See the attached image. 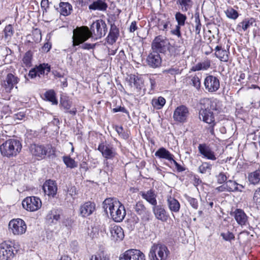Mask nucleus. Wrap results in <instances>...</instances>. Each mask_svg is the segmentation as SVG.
Returning <instances> with one entry per match:
<instances>
[{
  "mask_svg": "<svg viewBox=\"0 0 260 260\" xmlns=\"http://www.w3.org/2000/svg\"><path fill=\"white\" fill-rule=\"evenodd\" d=\"M60 212L57 210H51L47 216V219L51 223H55L59 219Z\"/></svg>",
  "mask_w": 260,
  "mask_h": 260,
  "instance_id": "36",
  "label": "nucleus"
},
{
  "mask_svg": "<svg viewBox=\"0 0 260 260\" xmlns=\"http://www.w3.org/2000/svg\"><path fill=\"white\" fill-rule=\"evenodd\" d=\"M138 28V27L137 26V23L135 21H133L129 26V30L131 32H133L135 30H136Z\"/></svg>",
  "mask_w": 260,
  "mask_h": 260,
  "instance_id": "63",
  "label": "nucleus"
},
{
  "mask_svg": "<svg viewBox=\"0 0 260 260\" xmlns=\"http://www.w3.org/2000/svg\"><path fill=\"white\" fill-rule=\"evenodd\" d=\"M248 179L251 184H258L260 182V170H257L249 173Z\"/></svg>",
  "mask_w": 260,
  "mask_h": 260,
  "instance_id": "33",
  "label": "nucleus"
},
{
  "mask_svg": "<svg viewBox=\"0 0 260 260\" xmlns=\"http://www.w3.org/2000/svg\"><path fill=\"white\" fill-rule=\"evenodd\" d=\"M95 44H91L88 43H85L81 46V48L83 49H90L94 47Z\"/></svg>",
  "mask_w": 260,
  "mask_h": 260,
  "instance_id": "64",
  "label": "nucleus"
},
{
  "mask_svg": "<svg viewBox=\"0 0 260 260\" xmlns=\"http://www.w3.org/2000/svg\"><path fill=\"white\" fill-rule=\"evenodd\" d=\"M110 234L111 240L117 242L121 241L124 237L123 229L118 225H115L110 228Z\"/></svg>",
  "mask_w": 260,
  "mask_h": 260,
  "instance_id": "20",
  "label": "nucleus"
},
{
  "mask_svg": "<svg viewBox=\"0 0 260 260\" xmlns=\"http://www.w3.org/2000/svg\"><path fill=\"white\" fill-rule=\"evenodd\" d=\"M19 81V79L17 76L12 73L8 74L1 83L3 91L7 93H10Z\"/></svg>",
  "mask_w": 260,
  "mask_h": 260,
  "instance_id": "8",
  "label": "nucleus"
},
{
  "mask_svg": "<svg viewBox=\"0 0 260 260\" xmlns=\"http://www.w3.org/2000/svg\"><path fill=\"white\" fill-rule=\"evenodd\" d=\"M90 260H109V257L104 251H99L92 255Z\"/></svg>",
  "mask_w": 260,
  "mask_h": 260,
  "instance_id": "39",
  "label": "nucleus"
},
{
  "mask_svg": "<svg viewBox=\"0 0 260 260\" xmlns=\"http://www.w3.org/2000/svg\"><path fill=\"white\" fill-rule=\"evenodd\" d=\"M98 150L100 151L103 157L107 159H113L116 154L113 146L109 144L102 143L98 146Z\"/></svg>",
  "mask_w": 260,
  "mask_h": 260,
  "instance_id": "13",
  "label": "nucleus"
},
{
  "mask_svg": "<svg viewBox=\"0 0 260 260\" xmlns=\"http://www.w3.org/2000/svg\"><path fill=\"white\" fill-rule=\"evenodd\" d=\"M195 23H196V34H199L201 28V24L199 15L195 16Z\"/></svg>",
  "mask_w": 260,
  "mask_h": 260,
  "instance_id": "55",
  "label": "nucleus"
},
{
  "mask_svg": "<svg viewBox=\"0 0 260 260\" xmlns=\"http://www.w3.org/2000/svg\"><path fill=\"white\" fill-rule=\"evenodd\" d=\"M212 169V165L208 162H204L198 168L199 172L202 174L210 172Z\"/></svg>",
  "mask_w": 260,
  "mask_h": 260,
  "instance_id": "45",
  "label": "nucleus"
},
{
  "mask_svg": "<svg viewBox=\"0 0 260 260\" xmlns=\"http://www.w3.org/2000/svg\"><path fill=\"white\" fill-rule=\"evenodd\" d=\"M127 80L129 83V86L131 88L134 85L137 92L141 91L144 85V81L142 78L135 75H131Z\"/></svg>",
  "mask_w": 260,
  "mask_h": 260,
  "instance_id": "23",
  "label": "nucleus"
},
{
  "mask_svg": "<svg viewBox=\"0 0 260 260\" xmlns=\"http://www.w3.org/2000/svg\"><path fill=\"white\" fill-rule=\"evenodd\" d=\"M4 39L9 41L14 34L13 27L11 25L9 24L7 25L4 29Z\"/></svg>",
  "mask_w": 260,
  "mask_h": 260,
  "instance_id": "44",
  "label": "nucleus"
},
{
  "mask_svg": "<svg viewBox=\"0 0 260 260\" xmlns=\"http://www.w3.org/2000/svg\"><path fill=\"white\" fill-rule=\"evenodd\" d=\"M57 9L61 15L68 16L71 13L72 6L68 2H60Z\"/></svg>",
  "mask_w": 260,
  "mask_h": 260,
  "instance_id": "29",
  "label": "nucleus"
},
{
  "mask_svg": "<svg viewBox=\"0 0 260 260\" xmlns=\"http://www.w3.org/2000/svg\"><path fill=\"white\" fill-rule=\"evenodd\" d=\"M164 73H168L171 75H176L180 73L179 70L178 69L171 68L168 70H166L163 71Z\"/></svg>",
  "mask_w": 260,
  "mask_h": 260,
  "instance_id": "59",
  "label": "nucleus"
},
{
  "mask_svg": "<svg viewBox=\"0 0 260 260\" xmlns=\"http://www.w3.org/2000/svg\"><path fill=\"white\" fill-rule=\"evenodd\" d=\"M20 142L15 139H10L3 143L0 146L1 154L8 157L16 156L21 151Z\"/></svg>",
  "mask_w": 260,
  "mask_h": 260,
  "instance_id": "3",
  "label": "nucleus"
},
{
  "mask_svg": "<svg viewBox=\"0 0 260 260\" xmlns=\"http://www.w3.org/2000/svg\"><path fill=\"white\" fill-rule=\"evenodd\" d=\"M200 104L201 109H206V110L210 111L218 110L217 107V102L215 100H211L208 98H204L201 100Z\"/></svg>",
  "mask_w": 260,
  "mask_h": 260,
  "instance_id": "26",
  "label": "nucleus"
},
{
  "mask_svg": "<svg viewBox=\"0 0 260 260\" xmlns=\"http://www.w3.org/2000/svg\"><path fill=\"white\" fill-rule=\"evenodd\" d=\"M41 6L43 10V13L47 12V9L49 7V2L48 0H42L41 3Z\"/></svg>",
  "mask_w": 260,
  "mask_h": 260,
  "instance_id": "58",
  "label": "nucleus"
},
{
  "mask_svg": "<svg viewBox=\"0 0 260 260\" xmlns=\"http://www.w3.org/2000/svg\"><path fill=\"white\" fill-rule=\"evenodd\" d=\"M63 161L67 167L71 169L77 167L78 163L75 160L68 156L62 157Z\"/></svg>",
  "mask_w": 260,
  "mask_h": 260,
  "instance_id": "41",
  "label": "nucleus"
},
{
  "mask_svg": "<svg viewBox=\"0 0 260 260\" xmlns=\"http://www.w3.org/2000/svg\"><path fill=\"white\" fill-rule=\"evenodd\" d=\"M211 61L208 59H206L201 62L198 63L196 66V70H206L210 67Z\"/></svg>",
  "mask_w": 260,
  "mask_h": 260,
  "instance_id": "42",
  "label": "nucleus"
},
{
  "mask_svg": "<svg viewBox=\"0 0 260 260\" xmlns=\"http://www.w3.org/2000/svg\"><path fill=\"white\" fill-rule=\"evenodd\" d=\"M176 3L183 12H187L192 6L191 0H177Z\"/></svg>",
  "mask_w": 260,
  "mask_h": 260,
  "instance_id": "34",
  "label": "nucleus"
},
{
  "mask_svg": "<svg viewBox=\"0 0 260 260\" xmlns=\"http://www.w3.org/2000/svg\"><path fill=\"white\" fill-rule=\"evenodd\" d=\"M187 200L188 202L189 203L190 205L194 209H197L198 207V201L196 199L188 197L187 198Z\"/></svg>",
  "mask_w": 260,
  "mask_h": 260,
  "instance_id": "56",
  "label": "nucleus"
},
{
  "mask_svg": "<svg viewBox=\"0 0 260 260\" xmlns=\"http://www.w3.org/2000/svg\"><path fill=\"white\" fill-rule=\"evenodd\" d=\"M72 103L66 98H61L60 105L66 110H68L71 107Z\"/></svg>",
  "mask_w": 260,
  "mask_h": 260,
  "instance_id": "51",
  "label": "nucleus"
},
{
  "mask_svg": "<svg viewBox=\"0 0 260 260\" xmlns=\"http://www.w3.org/2000/svg\"><path fill=\"white\" fill-rule=\"evenodd\" d=\"M30 149L31 153L35 156L42 157L45 155V146L43 145H31Z\"/></svg>",
  "mask_w": 260,
  "mask_h": 260,
  "instance_id": "30",
  "label": "nucleus"
},
{
  "mask_svg": "<svg viewBox=\"0 0 260 260\" xmlns=\"http://www.w3.org/2000/svg\"><path fill=\"white\" fill-rule=\"evenodd\" d=\"M237 222L241 225H245L248 221V217L243 210L236 209L232 213Z\"/></svg>",
  "mask_w": 260,
  "mask_h": 260,
  "instance_id": "25",
  "label": "nucleus"
},
{
  "mask_svg": "<svg viewBox=\"0 0 260 260\" xmlns=\"http://www.w3.org/2000/svg\"><path fill=\"white\" fill-rule=\"evenodd\" d=\"M175 19L177 22V25L182 26L185 25L187 17L185 14L180 12H177L175 15Z\"/></svg>",
  "mask_w": 260,
  "mask_h": 260,
  "instance_id": "38",
  "label": "nucleus"
},
{
  "mask_svg": "<svg viewBox=\"0 0 260 260\" xmlns=\"http://www.w3.org/2000/svg\"><path fill=\"white\" fill-rule=\"evenodd\" d=\"M192 85L197 89H199L201 87V82L200 78L197 76H194L191 80Z\"/></svg>",
  "mask_w": 260,
  "mask_h": 260,
  "instance_id": "54",
  "label": "nucleus"
},
{
  "mask_svg": "<svg viewBox=\"0 0 260 260\" xmlns=\"http://www.w3.org/2000/svg\"><path fill=\"white\" fill-rule=\"evenodd\" d=\"M169 45V41L165 37L158 36L153 41L151 47L153 51L165 53L168 50Z\"/></svg>",
  "mask_w": 260,
  "mask_h": 260,
  "instance_id": "5",
  "label": "nucleus"
},
{
  "mask_svg": "<svg viewBox=\"0 0 260 260\" xmlns=\"http://www.w3.org/2000/svg\"><path fill=\"white\" fill-rule=\"evenodd\" d=\"M72 222V220L70 217H67L64 218L62 222V224L66 226V227L71 226Z\"/></svg>",
  "mask_w": 260,
  "mask_h": 260,
  "instance_id": "61",
  "label": "nucleus"
},
{
  "mask_svg": "<svg viewBox=\"0 0 260 260\" xmlns=\"http://www.w3.org/2000/svg\"><path fill=\"white\" fill-rule=\"evenodd\" d=\"M88 235L92 238L94 239L98 237L99 233V230L96 228H91L88 229Z\"/></svg>",
  "mask_w": 260,
  "mask_h": 260,
  "instance_id": "52",
  "label": "nucleus"
},
{
  "mask_svg": "<svg viewBox=\"0 0 260 260\" xmlns=\"http://www.w3.org/2000/svg\"><path fill=\"white\" fill-rule=\"evenodd\" d=\"M146 62L150 67L156 68L159 67L161 63V58L158 53L152 51L150 53L146 58Z\"/></svg>",
  "mask_w": 260,
  "mask_h": 260,
  "instance_id": "17",
  "label": "nucleus"
},
{
  "mask_svg": "<svg viewBox=\"0 0 260 260\" xmlns=\"http://www.w3.org/2000/svg\"><path fill=\"white\" fill-rule=\"evenodd\" d=\"M95 210V203L88 201L80 206L79 208V215L82 217H86L91 215Z\"/></svg>",
  "mask_w": 260,
  "mask_h": 260,
  "instance_id": "16",
  "label": "nucleus"
},
{
  "mask_svg": "<svg viewBox=\"0 0 260 260\" xmlns=\"http://www.w3.org/2000/svg\"><path fill=\"white\" fill-rule=\"evenodd\" d=\"M13 247L6 242L0 244V260H10L13 257Z\"/></svg>",
  "mask_w": 260,
  "mask_h": 260,
  "instance_id": "14",
  "label": "nucleus"
},
{
  "mask_svg": "<svg viewBox=\"0 0 260 260\" xmlns=\"http://www.w3.org/2000/svg\"><path fill=\"white\" fill-rule=\"evenodd\" d=\"M104 0H97L89 6V9L93 10L105 11L107 4Z\"/></svg>",
  "mask_w": 260,
  "mask_h": 260,
  "instance_id": "31",
  "label": "nucleus"
},
{
  "mask_svg": "<svg viewBox=\"0 0 260 260\" xmlns=\"http://www.w3.org/2000/svg\"><path fill=\"white\" fill-rule=\"evenodd\" d=\"M135 211L139 215L142 220L148 221L149 219L150 213L146 208L143 202H138L134 207Z\"/></svg>",
  "mask_w": 260,
  "mask_h": 260,
  "instance_id": "19",
  "label": "nucleus"
},
{
  "mask_svg": "<svg viewBox=\"0 0 260 260\" xmlns=\"http://www.w3.org/2000/svg\"><path fill=\"white\" fill-rule=\"evenodd\" d=\"M198 150L203 158L211 160H215L217 159L216 153L210 146L207 144H199Z\"/></svg>",
  "mask_w": 260,
  "mask_h": 260,
  "instance_id": "12",
  "label": "nucleus"
},
{
  "mask_svg": "<svg viewBox=\"0 0 260 260\" xmlns=\"http://www.w3.org/2000/svg\"><path fill=\"white\" fill-rule=\"evenodd\" d=\"M170 252L166 245L161 243H154L149 253L150 260H167Z\"/></svg>",
  "mask_w": 260,
  "mask_h": 260,
  "instance_id": "4",
  "label": "nucleus"
},
{
  "mask_svg": "<svg viewBox=\"0 0 260 260\" xmlns=\"http://www.w3.org/2000/svg\"><path fill=\"white\" fill-rule=\"evenodd\" d=\"M46 99L51 102L53 105H57L58 103L57 100L55 98V92L53 90H49L47 92L44 94Z\"/></svg>",
  "mask_w": 260,
  "mask_h": 260,
  "instance_id": "43",
  "label": "nucleus"
},
{
  "mask_svg": "<svg viewBox=\"0 0 260 260\" xmlns=\"http://www.w3.org/2000/svg\"><path fill=\"white\" fill-rule=\"evenodd\" d=\"M50 66L48 63H42L31 69L29 72L28 76L31 79L38 77L41 78L45 76H47L50 72Z\"/></svg>",
  "mask_w": 260,
  "mask_h": 260,
  "instance_id": "7",
  "label": "nucleus"
},
{
  "mask_svg": "<svg viewBox=\"0 0 260 260\" xmlns=\"http://www.w3.org/2000/svg\"><path fill=\"white\" fill-rule=\"evenodd\" d=\"M152 211L158 220L166 221L168 219V216L163 205L156 204L153 206Z\"/></svg>",
  "mask_w": 260,
  "mask_h": 260,
  "instance_id": "22",
  "label": "nucleus"
},
{
  "mask_svg": "<svg viewBox=\"0 0 260 260\" xmlns=\"http://www.w3.org/2000/svg\"><path fill=\"white\" fill-rule=\"evenodd\" d=\"M103 208L107 214H110L111 217L116 222L122 221L124 219L126 212L123 205L116 199L108 198L103 203Z\"/></svg>",
  "mask_w": 260,
  "mask_h": 260,
  "instance_id": "2",
  "label": "nucleus"
},
{
  "mask_svg": "<svg viewBox=\"0 0 260 260\" xmlns=\"http://www.w3.org/2000/svg\"><path fill=\"white\" fill-rule=\"evenodd\" d=\"M225 13L227 17L233 20H236L239 16L238 12L232 8L227 9Z\"/></svg>",
  "mask_w": 260,
  "mask_h": 260,
  "instance_id": "46",
  "label": "nucleus"
},
{
  "mask_svg": "<svg viewBox=\"0 0 260 260\" xmlns=\"http://www.w3.org/2000/svg\"><path fill=\"white\" fill-rule=\"evenodd\" d=\"M229 192L242 191V190L238 187L239 184L232 180L227 181Z\"/></svg>",
  "mask_w": 260,
  "mask_h": 260,
  "instance_id": "48",
  "label": "nucleus"
},
{
  "mask_svg": "<svg viewBox=\"0 0 260 260\" xmlns=\"http://www.w3.org/2000/svg\"><path fill=\"white\" fill-rule=\"evenodd\" d=\"M45 155L50 157L55 155V149L51 145H48L45 146Z\"/></svg>",
  "mask_w": 260,
  "mask_h": 260,
  "instance_id": "53",
  "label": "nucleus"
},
{
  "mask_svg": "<svg viewBox=\"0 0 260 260\" xmlns=\"http://www.w3.org/2000/svg\"><path fill=\"white\" fill-rule=\"evenodd\" d=\"M22 205L23 207L27 211L33 212L38 210L42 206V202L39 198L28 197L24 199Z\"/></svg>",
  "mask_w": 260,
  "mask_h": 260,
  "instance_id": "9",
  "label": "nucleus"
},
{
  "mask_svg": "<svg viewBox=\"0 0 260 260\" xmlns=\"http://www.w3.org/2000/svg\"><path fill=\"white\" fill-rule=\"evenodd\" d=\"M253 201L257 209H260V187L257 188L254 191Z\"/></svg>",
  "mask_w": 260,
  "mask_h": 260,
  "instance_id": "49",
  "label": "nucleus"
},
{
  "mask_svg": "<svg viewBox=\"0 0 260 260\" xmlns=\"http://www.w3.org/2000/svg\"><path fill=\"white\" fill-rule=\"evenodd\" d=\"M107 31L106 23L102 19L93 22L91 25L90 30L87 26L77 27L73 31V46L79 45L87 41L93 35L96 39L105 36Z\"/></svg>",
  "mask_w": 260,
  "mask_h": 260,
  "instance_id": "1",
  "label": "nucleus"
},
{
  "mask_svg": "<svg viewBox=\"0 0 260 260\" xmlns=\"http://www.w3.org/2000/svg\"><path fill=\"white\" fill-rule=\"evenodd\" d=\"M155 155L159 158L166 159L169 161L173 159V157H174V155L164 147L159 148L155 152Z\"/></svg>",
  "mask_w": 260,
  "mask_h": 260,
  "instance_id": "28",
  "label": "nucleus"
},
{
  "mask_svg": "<svg viewBox=\"0 0 260 260\" xmlns=\"http://www.w3.org/2000/svg\"><path fill=\"white\" fill-rule=\"evenodd\" d=\"M199 118L210 125L216 124L213 112L206 110V109L201 108L199 111Z\"/></svg>",
  "mask_w": 260,
  "mask_h": 260,
  "instance_id": "18",
  "label": "nucleus"
},
{
  "mask_svg": "<svg viewBox=\"0 0 260 260\" xmlns=\"http://www.w3.org/2000/svg\"><path fill=\"white\" fill-rule=\"evenodd\" d=\"M166 104V100L162 96L153 98L151 101L153 107L157 110L161 109Z\"/></svg>",
  "mask_w": 260,
  "mask_h": 260,
  "instance_id": "35",
  "label": "nucleus"
},
{
  "mask_svg": "<svg viewBox=\"0 0 260 260\" xmlns=\"http://www.w3.org/2000/svg\"><path fill=\"white\" fill-rule=\"evenodd\" d=\"M189 115L188 108L183 105L178 107L174 111L173 114V118L174 120L184 122L186 121Z\"/></svg>",
  "mask_w": 260,
  "mask_h": 260,
  "instance_id": "15",
  "label": "nucleus"
},
{
  "mask_svg": "<svg viewBox=\"0 0 260 260\" xmlns=\"http://www.w3.org/2000/svg\"><path fill=\"white\" fill-rule=\"evenodd\" d=\"M255 22L254 19L252 18L245 19L243 21L239 23L238 26L241 27L243 30L245 31L249 28L251 26H252Z\"/></svg>",
  "mask_w": 260,
  "mask_h": 260,
  "instance_id": "37",
  "label": "nucleus"
},
{
  "mask_svg": "<svg viewBox=\"0 0 260 260\" xmlns=\"http://www.w3.org/2000/svg\"><path fill=\"white\" fill-rule=\"evenodd\" d=\"M139 194L143 199L145 200L151 205L154 206L157 204L156 199L157 195L153 189H151L147 191H142L140 192Z\"/></svg>",
  "mask_w": 260,
  "mask_h": 260,
  "instance_id": "24",
  "label": "nucleus"
},
{
  "mask_svg": "<svg viewBox=\"0 0 260 260\" xmlns=\"http://www.w3.org/2000/svg\"><path fill=\"white\" fill-rule=\"evenodd\" d=\"M204 85L205 90L209 92H215L220 87L219 79L212 75L207 76L204 79Z\"/></svg>",
  "mask_w": 260,
  "mask_h": 260,
  "instance_id": "11",
  "label": "nucleus"
},
{
  "mask_svg": "<svg viewBox=\"0 0 260 260\" xmlns=\"http://www.w3.org/2000/svg\"><path fill=\"white\" fill-rule=\"evenodd\" d=\"M168 205L170 210L174 212H178L180 205L179 202L175 198L170 196L167 200Z\"/></svg>",
  "mask_w": 260,
  "mask_h": 260,
  "instance_id": "32",
  "label": "nucleus"
},
{
  "mask_svg": "<svg viewBox=\"0 0 260 260\" xmlns=\"http://www.w3.org/2000/svg\"><path fill=\"white\" fill-rule=\"evenodd\" d=\"M119 260H145V256L140 250L131 249L121 254Z\"/></svg>",
  "mask_w": 260,
  "mask_h": 260,
  "instance_id": "10",
  "label": "nucleus"
},
{
  "mask_svg": "<svg viewBox=\"0 0 260 260\" xmlns=\"http://www.w3.org/2000/svg\"><path fill=\"white\" fill-rule=\"evenodd\" d=\"M180 26L177 25L175 27V28L171 30L172 34L177 36L178 38H180L181 37V34L180 32Z\"/></svg>",
  "mask_w": 260,
  "mask_h": 260,
  "instance_id": "60",
  "label": "nucleus"
},
{
  "mask_svg": "<svg viewBox=\"0 0 260 260\" xmlns=\"http://www.w3.org/2000/svg\"><path fill=\"white\" fill-rule=\"evenodd\" d=\"M119 36V29L115 25H112L108 36L107 38V42L108 44L112 45L116 42Z\"/></svg>",
  "mask_w": 260,
  "mask_h": 260,
  "instance_id": "27",
  "label": "nucleus"
},
{
  "mask_svg": "<svg viewBox=\"0 0 260 260\" xmlns=\"http://www.w3.org/2000/svg\"><path fill=\"white\" fill-rule=\"evenodd\" d=\"M32 52L31 51H27L24 55L22 59L23 63L26 67H29L31 65Z\"/></svg>",
  "mask_w": 260,
  "mask_h": 260,
  "instance_id": "40",
  "label": "nucleus"
},
{
  "mask_svg": "<svg viewBox=\"0 0 260 260\" xmlns=\"http://www.w3.org/2000/svg\"><path fill=\"white\" fill-rule=\"evenodd\" d=\"M43 189L46 194L53 197L56 193L57 188L54 181L48 180L44 184Z\"/></svg>",
  "mask_w": 260,
  "mask_h": 260,
  "instance_id": "21",
  "label": "nucleus"
},
{
  "mask_svg": "<svg viewBox=\"0 0 260 260\" xmlns=\"http://www.w3.org/2000/svg\"><path fill=\"white\" fill-rule=\"evenodd\" d=\"M169 22L161 21L158 23V27L160 29L165 30L167 28Z\"/></svg>",
  "mask_w": 260,
  "mask_h": 260,
  "instance_id": "62",
  "label": "nucleus"
},
{
  "mask_svg": "<svg viewBox=\"0 0 260 260\" xmlns=\"http://www.w3.org/2000/svg\"><path fill=\"white\" fill-rule=\"evenodd\" d=\"M221 236L226 241H231L235 238L234 234L230 232L226 233H221Z\"/></svg>",
  "mask_w": 260,
  "mask_h": 260,
  "instance_id": "57",
  "label": "nucleus"
},
{
  "mask_svg": "<svg viewBox=\"0 0 260 260\" xmlns=\"http://www.w3.org/2000/svg\"><path fill=\"white\" fill-rule=\"evenodd\" d=\"M9 229L14 235H21L25 232L26 225L21 219H13L9 223Z\"/></svg>",
  "mask_w": 260,
  "mask_h": 260,
  "instance_id": "6",
  "label": "nucleus"
},
{
  "mask_svg": "<svg viewBox=\"0 0 260 260\" xmlns=\"http://www.w3.org/2000/svg\"><path fill=\"white\" fill-rule=\"evenodd\" d=\"M228 177L229 176H227L226 173L224 172H220L216 176L217 182L218 184L224 183L225 181H228Z\"/></svg>",
  "mask_w": 260,
  "mask_h": 260,
  "instance_id": "50",
  "label": "nucleus"
},
{
  "mask_svg": "<svg viewBox=\"0 0 260 260\" xmlns=\"http://www.w3.org/2000/svg\"><path fill=\"white\" fill-rule=\"evenodd\" d=\"M215 55L216 57L223 61H227L229 59L228 52L223 49H221V50L218 52H215Z\"/></svg>",
  "mask_w": 260,
  "mask_h": 260,
  "instance_id": "47",
  "label": "nucleus"
}]
</instances>
